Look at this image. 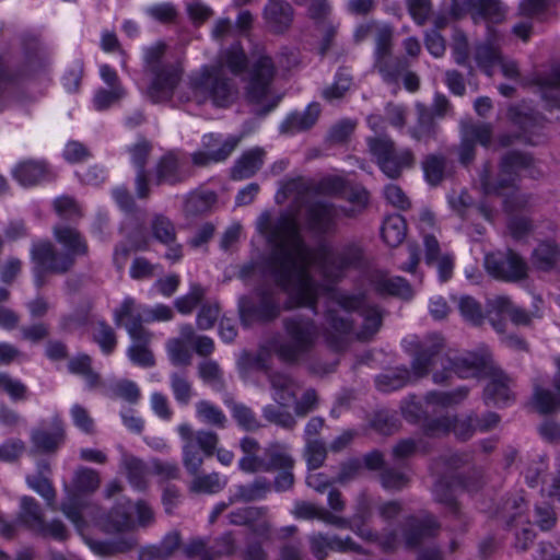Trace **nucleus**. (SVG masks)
<instances>
[{"label": "nucleus", "mask_w": 560, "mask_h": 560, "mask_svg": "<svg viewBox=\"0 0 560 560\" xmlns=\"http://www.w3.org/2000/svg\"><path fill=\"white\" fill-rule=\"evenodd\" d=\"M256 229L272 247L269 270L288 293L289 307H314L319 296L329 295L325 335L330 343L337 345L350 334L359 340H369L378 331L382 313L377 307L368 304L363 296L332 292L330 285L316 283L308 272V267L315 264L328 280L339 279L347 269L360 262L362 249L358 244L338 250L322 245L311 250L301 237L295 217L289 212L277 218L262 212Z\"/></svg>", "instance_id": "obj_1"}, {"label": "nucleus", "mask_w": 560, "mask_h": 560, "mask_svg": "<svg viewBox=\"0 0 560 560\" xmlns=\"http://www.w3.org/2000/svg\"><path fill=\"white\" fill-rule=\"evenodd\" d=\"M52 234L60 250H57L49 241L36 242L31 248L35 283L38 288L43 287L45 275H60L69 271L77 257L86 255L89 250L86 241L73 228L56 225L52 229Z\"/></svg>", "instance_id": "obj_2"}, {"label": "nucleus", "mask_w": 560, "mask_h": 560, "mask_svg": "<svg viewBox=\"0 0 560 560\" xmlns=\"http://www.w3.org/2000/svg\"><path fill=\"white\" fill-rule=\"evenodd\" d=\"M189 96L198 105L211 103L214 107H230L238 97V86L221 65H205L189 77Z\"/></svg>", "instance_id": "obj_3"}, {"label": "nucleus", "mask_w": 560, "mask_h": 560, "mask_svg": "<svg viewBox=\"0 0 560 560\" xmlns=\"http://www.w3.org/2000/svg\"><path fill=\"white\" fill-rule=\"evenodd\" d=\"M532 158L518 152H510L502 159L498 177L492 179L489 165H485L479 175L480 188L486 195L504 194L508 189H514L515 182L522 172H527L534 176L530 168ZM528 203V197L518 190H513L512 195L504 200V207L508 211L523 209Z\"/></svg>", "instance_id": "obj_4"}, {"label": "nucleus", "mask_w": 560, "mask_h": 560, "mask_svg": "<svg viewBox=\"0 0 560 560\" xmlns=\"http://www.w3.org/2000/svg\"><path fill=\"white\" fill-rule=\"evenodd\" d=\"M287 341L273 338L270 343L280 360L296 362L316 346L320 332L311 318L290 317L283 320Z\"/></svg>", "instance_id": "obj_5"}, {"label": "nucleus", "mask_w": 560, "mask_h": 560, "mask_svg": "<svg viewBox=\"0 0 560 560\" xmlns=\"http://www.w3.org/2000/svg\"><path fill=\"white\" fill-rule=\"evenodd\" d=\"M273 75L275 66L271 58L260 55L252 66L246 86V96L252 104L257 106L256 110L259 114L272 110L281 100V95L273 91L271 85Z\"/></svg>", "instance_id": "obj_6"}, {"label": "nucleus", "mask_w": 560, "mask_h": 560, "mask_svg": "<svg viewBox=\"0 0 560 560\" xmlns=\"http://www.w3.org/2000/svg\"><path fill=\"white\" fill-rule=\"evenodd\" d=\"M368 148L381 171L389 178H398L402 171L415 164V155L409 149H397L387 136L370 137Z\"/></svg>", "instance_id": "obj_7"}, {"label": "nucleus", "mask_w": 560, "mask_h": 560, "mask_svg": "<svg viewBox=\"0 0 560 560\" xmlns=\"http://www.w3.org/2000/svg\"><path fill=\"white\" fill-rule=\"evenodd\" d=\"M485 267L492 277L508 282L525 279L528 271L525 260L512 250L486 255Z\"/></svg>", "instance_id": "obj_8"}, {"label": "nucleus", "mask_w": 560, "mask_h": 560, "mask_svg": "<svg viewBox=\"0 0 560 560\" xmlns=\"http://www.w3.org/2000/svg\"><path fill=\"white\" fill-rule=\"evenodd\" d=\"M241 137L231 136L226 139L209 133L202 138V149L191 154L194 165L208 166L226 160L237 148Z\"/></svg>", "instance_id": "obj_9"}, {"label": "nucleus", "mask_w": 560, "mask_h": 560, "mask_svg": "<svg viewBox=\"0 0 560 560\" xmlns=\"http://www.w3.org/2000/svg\"><path fill=\"white\" fill-rule=\"evenodd\" d=\"M144 317L145 308L137 305L131 298H126L114 313L116 325L124 326L132 340L150 341L151 335L142 326Z\"/></svg>", "instance_id": "obj_10"}, {"label": "nucleus", "mask_w": 560, "mask_h": 560, "mask_svg": "<svg viewBox=\"0 0 560 560\" xmlns=\"http://www.w3.org/2000/svg\"><path fill=\"white\" fill-rule=\"evenodd\" d=\"M184 69L179 62L164 66L156 71L147 90V96L152 103L168 101L182 80Z\"/></svg>", "instance_id": "obj_11"}, {"label": "nucleus", "mask_w": 560, "mask_h": 560, "mask_svg": "<svg viewBox=\"0 0 560 560\" xmlns=\"http://www.w3.org/2000/svg\"><path fill=\"white\" fill-rule=\"evenodd\" d=\"M443 347L444 340L438 335L430 336L419 343L412 361V375L416 378L425 376L439 361L445 368L444 359L440 357Z\"/></svg>", "instance_id": "obj_12"}, {"label": "nucleus", "mask_w": 560, "mask_h": 560, "mask_svg": "<svg viewBox=\"0 0 560 560\" xmlns=\"http://www.w3.org/2000/svg\"><path fill=\"white\" fill-rule=\"evenodd\" d=\"M262 18L270 32L282 34L291 27L294 11L284 0H269L264 8Z\"/></svg>", "instance_id": "obj_13"}, {"label": "nucleus", "mask_w": 560, "mask_h": 560, "mask_svg": "<svg viewBox=\"0 0 560 560\" xmlns=\"http://www.w3.org/2000/svg\"><path fill=\"white\" fill-rule=\"evenodd\" d=\"M341 214L339 208L325 201H316L307 208L306 222L311 230L325 233L335 228L337 219Z\"/></svg>", "instance_id": "obj_14"}, {"label": "nucleus", "mask_w": 560, "mask_h": 560, "mask_svg": "<svg viewBox=\"0 0 560 560\" xmlns=\"http://www.w3.org/2000/svg\"><path fill=\"white\" fill-rule=\"evenodd\" d=\"M272 399L283 408H289L302 390V385L289 374L273 373L269 376Z\"/></svg>", "instance_id": "obj_15"}, {"label": "nucleus", "mask_w": 560, "mask_h": 560, "mask_svg": "<svg viewBox=\"0 0 560 560\" xmlns=\"http://www.w3.org/2000/svg\"><path fill=\"white\" fill-rule=\"evenodd\" d=\"M491 139V128L489 125H467L463 129V139L459 145V160L467 164L474 159L475 143L479 142L487 145Z\"/></svg>", "instance_id": "obj_16"}, {"label": "nucleus", "mask_w": 560, "mask_h": 560, "mask_svg": "<svg viewBox=\"0 0 560 560\" xmlns=\"http://www.w3.org/2000/svg\"><path fill=\"white\" fill-rule=\"evenodd\" d=\"M489 354L467 353L446 361L452 365V371L462 378L477 377L488 372Z\"/></svg>", "instance_id": "obj_17"}, {"label": "nucleus", "mask_w": 560, "mask_h": 560, "mask_svg": "<svg viewBox=\"0 0 560 560\" xmlns=\"http://www.w3.org/2000/svg\"><path fill=\"white\" fill-rule=\"evenodd\" d=\"M195 338V329L190 325H183L179 328V337L172 338L166 343L170 360L175 365H189L191 352L188 345Z\"/></svg>", "instance_id": "obj_18"}, {"label": "nucleus", "mask_w": 560, "mask_h": 560, "mask_svg": "<svg viewBox=\"0 0 560 560\" xmlns=\"http://www.w3.org/2000/svg\"><path fill=\"white\" fill-rule=\"evenodd\" d=\"M310 542L312 552L320 560L327 556L329 550L360 552L359 546L350 537L341 539L337 536L329 537L318 533L310 537Z\"/></svg>", "instance_id": "obj_19"}, {"label": "nucleus", "mask_w": 560, "mask_h": 560, "mask_svg": "<svg viewBox=\"0 0 560 560\" xmlns=\"http://www.w3.org/2000/svg\"><path fill=\"white\" fill-rule=\"evenodd\" d=\"M240 448L243 456L238 460V468L246 474H256L265 471L266 457L260 456L259 442L250 436H245L240 441Z\"/></svg>", "instance_id": "obj_20"}, {"label": "nucleus", "mask_w": 560, "mask_h": 560, "mask_svg": "<svg viewBox=\"0 0 560 560\" xmlns=\"http://www.w3.org/2000/svg\"><path fill=\"white\" fill-rule=\"evenodd\" d=\"M65 440V431L62 422L55 418L52 421V430L46 429L34 430L31 434V441L36 451L40 453H55Z\"/></svg>", "instance_id": "obj_21"}, {"label": "nucleus", "mask_w": 560, "mask_h": 560, "mask_svg": "<svg viewBox=\"0 0 560 560\" xmlns=\"http://www.w3.org/2000/svg\"><path fill=\"white\" fill-rule=\"evenodd\" d=\"M490 380L485 388L486 402L504 404L512 398V381L498 369L489 368Z\"/></svg>", "instance_id": "obj_22"}, {"label": "nucleus", "mask_w": 560, "mask_h": 560, "mask_svg": "<svg viewBox=\"0 0 560 560\" xmlns=\"http://www.w3.org/2000/svg\"><path fill=\"white\" fill-rule=\"evenodd\" d=\"M532 265L541 271L560 269V246L551 241L540 242L533 250Z\"/></svg>", "instance_id": "obj_23"}, {"label": "nucleus", "mask_w": 560, "mask_h": 560, "mask_svg": "<svg viewBox=\"0 0 560 560\" xmlns=\"http://www.w3.org/2000/svg\"><path fill=\"white\" fill-rule=\"evenodd\" d=\"M264 455L266 457L264 472L294 468L295 460L287 444L271 442L265 447Z\"/></svg>", "instance_id": "obj_24"}, {"label": "nucleus", "mask_w": 560, "mask_h": 560, "mask_svg": "<svg viewBox=\"0 0 560 560\" xmlns=\"http://www.w3.org/2000/svg\"><path fill=\"white\" fill-rule=\"evenodd\" d=\"M293 514L298 518H317L325 522L326 524L335 525L337 527H350L347 518L334 515L326 509L317 506L311 502H296L294 505Z\"/></svg>", "instance_id": "obj_25"}, {"label": "nucleus", "mask_w": 560, "mask_h": 560, "mask_svg": "<svg viewBox=\"0 0 560 560\" xmlns=\"http://www.w3.org/2000/svg\"><path fill=\"white\" fill-rule=\"evenodd\" d=\"M49 471V464L42 463L38 465V474L28 475L25 480L28 487L37 492L52 511H56V490L46 476Z\"/></svg>", "instance_id": "obj_26"}, {"label": "nucleus", "mask_w": 560, "mask_h": 560, "mask_svg": "<svg viewBox=\"0 0 560 560\" xmlns=\"http://www.w3.org/2000/svg\"><path fill=\"white\" fill-rule=\"evenodd\" d=\"M488 313L491 316H509L515 325H528L530 316L524 310L515 306L508 296L498 295L488 301Z\"/></svg>", "instance_id": "obj_27"}, {"label": "nucleus", "mask_w": 560, "mask_h": 560, "mask_svg": "<svg viewBox=\"0 0 560 560\" xmlns=\"http://www.w3.org/2000/svg\"><path fill=\"white\" fill-rule=\"evenodd\" d=\"M85 542L98 557H114L119 553H127L138 546L136 537H122L112 541H101L86 538Z\"/></svg>", "instance_id": "obj_28"}, {"label": "nucleus", "mask_w": 560, "mask_h": 560, "mask_svg": "<svg viewBox=\"0 0 560 560\" xmlns=\"http://www.w3.org/2000/svg\"><path fill=\"white\" fill-rule=\"evenodd\" d=\"M320 109L317 104L310 105L305 110L293 113L281 125L284 133H295L310 129L318 119Z\"/></svg>", "instance_id": "obj_29"}, {"label": "nucleus", "mask_w": 560, "mask_h": 560, "mask_svg": "<svg viewBox=\"0 0 560 560\" xmlns=\"http://www.w3.org/2000/svg\"><path fill=\"white\" fill-rule=\"evenodd\" d=\"M428 430L431 434H444L453 431L458 439L466 440L472 434L474 429L470 418L458 420L443 417L432 420L428 424Z\"/></svg>", "instance_id": "obj_30"}, {"label": "nucleus", "mask_w": 560, "mask_h": 560, "mask_svg": "<svg viewBox=\"0 0 560 560\" xmlns=\"http://www.w3.org/2000/svg\"><path fill=\"white\" fill-rule=\"evenodd\" d=\"M493 36L492 32L489 31V38L485 43L476 45L474 51L475 60L488 75L492 74L502 56L499 46L493 42Z\"/></svg>", "instance_id": "obj_31"}, {"label": "nucleus", "mask_w": 560, "mask_h": 560, "mask_svg": "<svg viewBox=\"0 0 560 560\" xmlns=\"http://www.w3.org/2000/svg\"><path fill=\"white\" fill-rule=\"evenodd\" d=\"M439 530L440 525L433 516L411 520L405 534L406 544L410 547L417 546L422 539L435 536Z\"/></svg>", "instance_id": "obj_32"}, {"label": "nucleus", "mask_w": 560, "mask_h": 560, "mask_svg": "<svg viewBox=\"0 0 560 560\" xmlns=\"http://www.w3.org/2000/svg\"><path fill=\"white\" fill-rule=\"evenodd\" d=\"M265 151L254 148L243 153L232 170L234 179H244L253 176L262 165Z\"/></svg>", "instance_id": "obj_33"}, {"label": "nucleus", "mask_w": 560, "mask_h": 560, "mask_svg": "<svg viewBox=\"0 0 560 560\" xmlns=\"http://www.w3.org/2000/svg\"><path fill=\"white\" fill-rule=\"evenodd\" d=\"M271 490V483L266 478H256L248 485L237 486L235 491L230 495V503L252 502L261 500Z\"/></svg>", "instance_id": "obj_34"}, {"label": "nucleus", "mask_w": 560, "mask_h": 560, "mask_svg": "<svg viewBox=\"0 0 560 560\" xmlns=\"http://www.w3.org/2000/svg\"><path fill=\"white\" fill-rule=\"evenodd\" d=\"M12 174L21 185L32 186L45 179L48 170L42 162L24 161L16 165Z\"/></svg>", "instance_id": "obj_35"}, {"label": "nucleus", "mask_w": 560, "mask_h": 560, "mask_svg": "<svg viewBox=\"0 0 560 560\" xmlns=\"http://www.w3.org/2000/svg\"><path fill=\"white\" fill-rule=\"evenodd\" d=\"M553 386L556 393L544 388L539 378L534 381L533 402L541 413H549L560 409V386L556 384V380L553 381Z\"/></svg>", "instance_id": "obj_36"}, {"label": "nucleus", "mask_w": 560, "mask_h": 560, "mask_svg": "<svg viewBox=\"0 0 560 560\" xmlns=\"http://www.w3.org/2000/svg\"><path fill=\"white\" fill-rule=\"evenodd\" d=\"M121 468L128 477L129 482L137 489H144L148 482L149 469L140 458L124 453L121 456Z\"/></svg>", "instance_id": "obj_37"}, {"label": "nucleus", "mask_w": 560, "mask_h": 560, "mask_svg": "<svg viewBox=\"0 0 560 560\" xmlns=\"http://www.w3.org/2000/svg\"><path fill=\"white\" fill-rule=\"evenodd\" d=\"M156 176L159 183L175 184L187 178L188 174L182 170L175 153L170 152L160 160L156 167Z\"/></svg>", "instance_id": "obj_38"}, {"label": "nucleus", "mask_w": 560, "mask_h": 560, "mask_svg": "<svg viewBox=\"0 0 560 560\" xmlns=\"http://www.w3.org/2000/svg\"><path fill=\"white\" fill-rule=\"evenodd\" d=\"M96 524L107 534H116L135 528V523L131 521L127 512L118 508L114 509L106 515L97 517Z\"/></svg>", "instance_id": "obj_39"}, {"label": "nucleus", "mask_w": 560, "mask_h": 560, "mask_svg": "<svg viewBox=\"0 0 560 560\" xmlns=\"http://www.w3.org/2000/svg\"><path fill=\"white\" fill-rule=\"evenodd\" d=\"M468 395L466 387L457 388L453 392H430L425 396L427 408H431L433 412L439 409L453 407L463 401Z\"/></svg>", "instance_id": "obj_40"}, {"label": "nucleus", "mask_w": 560, "mask_h": 560, "mask_svg": "<svg viewBox=\"0 0 560 560\" xmlns=\"http://www.w3.org/2000/svg\"><path fill=\"white\" fill-rule=\"evenodd\" d=\"M19 521L28 528L36 530L44 526V514L37 501L24 495L20 501Z\"/></svg>", "instance_id": "obj_41"}, {"label": "nucleus", "mask_w": 560, "mask_h": 560, "mask_svg": "<svg viewBox=\"0 0 560 560\" xmlns=\"http://www.w3.org/2000/svg\"><path fill=\"white\" fill-rule=\"evenodd\" d=\"M407 235V224L399 214L389 215L382 226V237L392 247L400 245Z\"/></svg>", "instance_id": "obj_42"}, {"label": "nucleus", "mask_w": 560, "mask_h": 560, "mask_svg": "<svg viewBox=\"0 0 560 560\" xmlns=\"http://www.w3.org/2000/svg\"><path fill=\"white\" fill-rule=\"evenodd\" d=\"M395 27L387 22L377 21L374 25V57L393 52Z\"/></svg>", "instance_id": "obj_43"}, {"label": "nucleus", "mask_w": 560, "mask_h": 560, "mask_svg": "<svg viewBox=\"0 0 560 560\" xmlns=\"http://www.w3.org/2000/svg\"><path fill=\"white\" fill-rule=\"evenodd\" d=\"M476 10L488 24L503 23L508 15V7L501 0H477Z\"/></svg>", "instance_id": "obj_44"}, {"label": "nucleus", "mask_w": 560, "mask_h": 560, "mask_svg": "<svg viewBox=\"0 0 560 560\" xmlns=\"http://www.w3.org/2000/svg\"><path fill=\"white\" fill-rule=\"evenodd\" d=\"M374 67L386 82H396L406 67L401 58L394 57L393 52L374 57Z\"/></svg>", "instance_id": "obj_45"}, {"label": "nucleus", "mask_w": 560, "mask_h": 560, "mask_svg": "<svg viewBox=\"0 0 560 560\" xmlns=\"http://www.w3.org/2000/svg\"><path fill=\"white\" fill-rule=\"evenodd\" d=\"M68 369L72 374L82 376L90 388H96L101 385V377L92 369V360L88 354H79L72 358L68 363Z\"/></svg>", "instance_id": "obj_46"}, {"label": "nucleus", "mask_w": 560, "mask_h": 560, "mask_svg": "<svg viewBox=\"0 0 560 560\" xmlns=\"http://www.w3.org/2000/svg\"><path fill=\"white\" fill-rule=\"evenodd\" d=\"M215 201L213 191H194L186 198L184 210L188 215L201 214L210 210Z\"/></svg>", "instance_id": "obj_47"}, {"label": "nucleus", "mask_w": 560, "mask_h": 560, "mask_svg": "<svg viewBox=\"0 0 560 560\" xmlns=\"http://www.w3.org/2000/svg\"><path fill=\"white\" fill-rule=\"evenodd\" d=\"M61 512L66 515V517L75 526V528L82 533L86 527V522L84 520V513L88 515H94L96 508L92 505H82L73 502L72 499H69L62 502L60 506Z\"/></svg>", "instance_id": "obj_48"}, {"label": "nucleus", "mask_w": 560, "mask_h": 560, "mask_svg": "<svg viewBox=\"0 0 560 560\" xmlns=\"http://www.w3.org/2000/svg\"><path fill=\"white\" fill-rule=\"evenodd\" d=\"M226 486V479L218 472L196 475L189 486L190 491L197 493H217Z\"/></svg>", "instance_id": "obj_49"}, {"label": "nucleus", "mask_w": 560, "mask_h": 560, "mask_svg": "<svg viewBox=\"0 0 560 560\" xmlns=\"http://www.w3.org/2000/svg\"><path fill=\"white\" fill-rule=\"evenodd\" d=\"M369 515H370L369 501L364 495H362L358 502L357 513L352 516V518L347 520V521L349 522L350 529L355 532L363 539L373 541L376 539V535L369 528H365L362 526V524L369 517Z\"/></svg>", "instance_id": "obj_50"}, {"label": "nucleus", "mask_w": 560, "mask_h": 560, "mask_svg": "<svg viewBox=\"0 0 560 560\" xmlns=\"http://www.w3.org/2000/svg\"><path fill=\"white\" fill-rule=\"evenodd\" d=\"M375 289L380 293L396 295L402 299H410L413 295L409 283L400 277L381 278L375 282Z\"/></svg>", "instance_id": "obj_51"}, {"label": "nucleus", "mask_w": 560, "mask_h": 560, "mask_svg": "<svg viewBox=\"0 0 560 560\" xmlns=\"http://www.w3.org/2000/svg\"><path fill=\"white\" fill-rule=\"evenodd\" d=\"M196 415L203 423L221 429L228 421L224 412L208 400H200L196 404Z\"/></svg>", "instance_id": "obj_52"}, {"label": "nucleus", "mask_w": 560, "mask_h": 560, "mask_svg": "<svg viewBox=\"0 0 560 560\" xmlns=\"http://www.w3.org/2000/svg\"><path fill=\"white\" fill-rule=\"evenodd\" d=\"M218 65L228 67L233 74L237 75L245 70L247 58L243 48L238 44H235L220 54Z\"/></svg>", "instance_id": "obj_53"}, {"label": "nucleus", "mask_w": 560, "mask_h": 560, "mask_svg": "<svg viewBox=\"0 0 560 560\" xmlns=\"http://www.w3.org/2000/svg\"><path fill=\"white\" fill-rule=\"evenodd\" d=\"M198 376L215 390L224 388L223 371L213 360H205L198 364Z\"/></svg>", "instance_id": "obj_54"}, {"label": "nucleus", "mask_w": 560, "mask_h": 560, "mask_svg": "<svg viewBox=\"0 0 560 560\" xmlns=\"http://www.w3.org/2000/svg\"><path fill=\"white\" fill-rule=\"evenodd\" d=\"M170 384L176 401L182 405H188L194 396V388L187 375L178 372L172 373Z\"/></svg>", "instance_id": "obj_55"}, {"label": "nucleus", "mask_w": 560, "mask_h": 560, "mask_svg": "<svg viewBox=\"0 0 560 560\" xmlns=\"http://www.w3.org/2000/svg\"><path fill=\"white\" fill-rule=\"evenodd\" d=\"M100 483L98 474L91 468L81 467L74 472L73 488L77 492H94L100 487Z\"/></svg>", "instance_id": "obj_56"}, {"label": "nucleus", "mask_w": 560, "mask_h": 560, "mask_svg": "<svg viewBox=\"0 0 560 560\" xmlns=\"http://www.w3.org/2000/svg\"><path fill=\"white\" fill-rule=\"evenodd\" d=\"M151 231L153 237L164 245H170L176 241L174 224L163 215L154 217L151 223Z\"/></svg>", "instance_id": "obj_57"}, {"label": "nucleus", "mask_w": 560, "mask_h": 560, "mask_svg": "<svg viewBox=\"0 0 560 560\" xmlns=\"http://www.w3.org/2000/svg\"><path fill=\"white\" fill-rule=\"evenodd\" d=\"M458 310L463 318L472 325H480L485 319L481 305L471 296H460L458 300Z\"/></svg>", "instance_id": "obj_58"}, {"label": "nucleus", "mask_w": 560, "mask_h": 560, "mask_svg": "<svg viewBox=\"0 0 560 560\" xmlns=\"http://www.w3.org/2000/svg\"><path fill=\"white\" fill-rule=\"evenodd\" d=\"M264 418L277 425H280L284 429H293L296 424V420L294 416L288 410V408L276 407L273 405H268L262 409Z\"/></svg>", "instance_id": "obj_59"}, {"label": "nucleus", "mask_w": 560, "mask_h": 560, "mask_svg": "<svg viewBox=\"0 0 560 560\" xmlns=\"http://www.w3.org/2000/svg\"><path fill=\"white\" fill-rule=\"evenodd\" d=\"M124 95L125 90L121 85L109 89H98L93 97V105L96 110H105L119 102Z\"/></svg>", "instance_id": "obj_60"}, {"label": "nucleus", "mask_w": 560, "mask_h": 560, "mask_svg": "<svg viewBox=\"0 0 560 560\" xmlns=\"http://www.w3.org/2000/svg\"><path fill=\"white\" fill-rule=\"evenodd\" d=\"M231 410L234 420L244 430L256 431L261 428L259 420L249 407L243 404H233Z\"/></svg>", "instance_id": "obj_61"}, {"label": "nucleus", "mask_w": 560, "mask_h": 560, "mask_svg": "<svg viewBox=\"0 0 560 560\" xmlns=\"http://www.w3.org/2000/svg\"><path fill=\"white\" fill-rule=\"evenodd\" d=\"M110 394L116 397L128 401L129 404L138 402L141 392L138 385L129 380H119L109 386Z\"/></svg>", "instance_id": "obj_62"}, {"label": "nucleus", "mask_w": 560, "mask_h": 560, "mask_svg": "<svg viewBox=\"0 0 560 560\" xmlns=\"http://www.w3.org/2000/svg\"><path fill=\"white\" fill-rule=\"evenodd\" d=\"M132 345L128 349V357L131 360L132 363L142 366V368H150L153 366L154 355L151 352V350L148 348V343L150 341H140V340H132Z\"/></svg>", "instance_id": "obj_63"}, {"label": "nucleus", "mask_w": 560, "mask_h": 560, "mask_svg": "<svg viewBox=\"0 0 560 560\" xmlns=\"http://www.w3.org/2000/svg\"><path fill=\"white\" fill-rule=\"evenodd\" d=\"M93 338L105 354L112 353L117 345L114 329L105 323H98L95 326Z\"/></svg>", "instance_id": "obj_64"}]
</instances>
